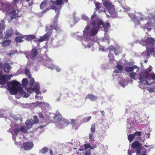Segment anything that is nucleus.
<instances>
[{
  "mask_svg": "<svg viewBox=\"0 0 155 155\" xmlns=\"http://www.w3.org/2000/svg\"><path fill=\"white\" fill-rule=\"evenodd\" d=\"M110 24L107 22L103 23L101 20H98L94 14L92 16L90 21H87V25L83 31L82 35L80 36L79 32L75 35L77 39L81 42L85 48H90L92 47L95 41L94 37L97 34L99 29L103 27L104 29V36L102 40L103 42H107L109 44V38L106 34L107 29L110 28Z\"/></svg>",
  "mask_w": 155,
  "mask_h": 155,
  "instance_id": "f257e3e1",
  "label": "nucleus"
},
{
  "mask_svg": "<svg viewBox=\"0 0 155 155\" xmlns=\"http://www.w3.org/2000/svg\"><path fill=\"white\" fill-rule=\"evenodd\" d=\"M7 87L11 94H15L16 98H19L21 96L24 97H28L33 92H35L36 94L35 96L36 99L40 100L43 98L41 96L39 84L38 82H35L33 86H29L28 88L24 87L25 91L23 88H21L20 83L16 80L8 82Z\"/></svg>",
  "mask_w": 155,
  "mask_h": 155,
  "instance_id": "f03ea898",
  "label": "nucleus"
},
{
  "mask_svg": "<svg viewBox=\"0 0 155 155\" xmlns=\"http://www.w3.org/2000/svg\"><path fill=\"white\" fill-rule=\"evenodd\" d=\"M10 117V119L12 121V124L10 125L11 128L10 130L15 144L18 145L21 143L20 140H21V138L23 137V135L21 134L27 133L28 130L31 128L34 124L30 120H27L25 123L26 127L24 125L20 126V123L21 122V117L20 115L15 116L11 114Z\"/></svg>",
  "mask_w": 155,
  "mask_h": 155,
  "instance_id": "7ed1b4c3",
  "label": "nucleus"
},
{
  "mask_svg": "<svg viewBox=\"0 0 155 155\" xmlns=\"http://www.w3.org/2000/svg\"><path fill=\"white\" fill-rule=\"evenodd\" d=\"M51 1L53 4V5L51 7V8L54 10L55 12H57L54 18L55 20L54 21L53 23L54 25H53L52 24L48 25H46L45 31L47 32V33L43 36L39 38H38L35 41L40 42L48 40V38L51 36V35H52V31L54 28L56 31L58 32L60 31L59 28L57 26V19L58 17L59 12L61 7V6L62 4L63 1L67 2H68V0H57L54 1Z\"/></svg>",
  "mask_w": 155,
  "mask_h": 155,
  "instance_id": "20e7f679",
  "label": "nucleus"
},
{
  "mask_svg": "<svg viewBox=\"0 0 155 155\" xmlns=\"http://www.w3.org/2000/svg\"><path fill=\"white\" fill-rule=\"evenodd\" d=\"M5 0H0V10L5 13L8 21L18 17L17 9L22 5L19 0H13L10 4L5 3Z\"/></svg>",
  "mask_w": 155,
  "mask_h": 155,
  "instance_id": "39448f33",
  "label": "nucleus"
},
{
  "mask_svg": "<svg viewBox=\"0 0 155 155\" xmlns=\"http://www.w3.org/2000/svg\"><path fill=\"white\" fill-rule=\"evenodd\" d=\"M129 17L136 25L141 24L140 27L144 30L147 29L150 31L152 27L155 29V16H152L150 18H145L140 17H136L132 14L128 13Z\"/></svg>",
  "mask_w": 155,
  "mask_h": 155,
  "instance_id": "423d86ee",
  "label": "nucleus"
},
{
  "mask_svg": "<svg viewBox=\"0 0 155 155\" xmlns=\"http://www.w3.org/2000/svg\"><path fill=\"white\" fill-rule=\"evenodd\" d=\"M152 69V67L150 66L147 69L145 72L140 71L143 76L142 77V79L145 81H147V82L146 83H140V84L139 85L140 88L144 89L147 87L146 85H150L152 84H154L151 87H147V90L150 93H154L155 91V74L154 73H149L151 71Z\"/></svg>",
  "mask_w": 155,
  "mask_h": 155,
  "instance_id": "0eeeda50",
  "label": "nucleus"
},
{
  "mask_svg": "<svg viewBox=\"0 0 155 155\" xmlns=\"http://www.w3.org/2000/svg\"><path fill=\"white\" fill-rule=\"evenodd\" d=\"M155 40L150 36H146L139 41V43L143 46H147V50L144 51L142 54V56L144 58L149 57L150 55L155 51Z\"/></svg>",
  "mask_w": 155,
  "mask_h": 155,
  "instance_id": "6e6552de",
  "label": "nucleus"
},
{
  "mask_svg": "<svg viewBox=\"0 0 155 155\" xmlns=\"http://www.w3.org/2000/svg\"><path fill=\"white\" fill-rule=\"evenodd\" d=\"M47 116V118L50 121L53 118L56 121L55 124L57 126L60 128H63L67 126L70 122L67 120L62 118V116L58 111H57L54 114L53 113H48L46 114Z\"/></svg>",
  "mask_w": 155,
  "mask_h": 155,
  "instance_id": "1a4fd4ad",
  "label": "nucleus"
},
{
  "mask_svg": "<svg viewBox=\"0 0 155 155\" xmlns=\"http://www.w3.org/2000/svg\"><path fill=\"white\" fill-rule=\"evenodd\" d=\"M139 68L136 65L127 67L125 68L126 71L128 73L134 71L130 73V77L135 80L137 79L139 80V82L140 83H146L147 82V81H145L142 79V77L143 76V74L140 72V71H139Z\"/></svg>",
  "mask_w": 155,
  "mask_h": 155,
  "instance_id": "9d476101",
  "label": "nucleus"
},
{
  "mask_svg": "<svg viewBox=\"0 0 155 155\" xmlns=\"http://www.w3.org/2000/svg\"><path fill=\"white\" fill-rule=\"evenodd\" d=\"M102 1L103 2V5L108 10L110 14H113L116 13V11L113 5L109 2V1L102 0Z\"/></svg>",
  "mask_w": 155,
  "mask_h": 155,
  "instance_id": "9b49d317",
  "label": "nucleus"
},
{
  "mask_svg": "<svg viewBox=\"0 0 155 155\" xmlns=\"http://www.w3.org/2000/svg\"><path fill=\"white\" fill-rule=\"evenodd\" d=\"M84 149L83 150L80 149V153L82 155H91V150L96 148L95 147H91L90 144L89 143H86L84 145ZM78 155H81L78 154Z\"/></svg>",
  "mask_w": 155,
  "mask_h": 155,
  "instance_id": "f8f14e48",
  "label": "nucleus"
},
{
  "mask_svg": "<svg viewBox=\"0 0 155 155\" xmlns=\"http://www.w3.org/2000/svg\"><path fill=\"white\" fill-rule=\"evenodd\" d=\"M33 104L34 105H34L35 107H36L38 105H39L41 107L42 109L45 110H46V111H44V113L45 115L47 117H48L46 114H47L49 112H48L47 111L50 108L49 107V105L48 104L44 102H42L39 101H37L35 103H33Z\"/></svg>",
  "mask_w": 155,
  "mask_h": 155,
  "instance_id": "ddd939ff",
  "label": "nucleus"
},
{
  "mask_svg": "<svg viewBox=\"0 0 155 155\" xmlns=\"http://www.w3.org/2000/svg\"><path fill=\"white\" fill-rule=\"evenodd\" d=\"M131 147L132 148L136 150L137 155L141 154V150L142 146L139 141H136L134 142L132 144Z\"/></svg>",
  "mask_w": 155,
  "mask_h": 155,
  "instance_id": "4468645a",
  "label": "nucleus"
},
{
  "mask_svg": "<svg viewBox=\"0 0 155 155\" xmlns=\"http://www.w3.org/2000/svg\"><path fill=\"white\" fill-rule=\"evenodd\" d=\"M13 76L12 74L9 76L4 75L2 74V72L0 71V81L2 84H4L8 80L10 79L11 77Z\"/></svg>",
  "mask_w": 155,
  "mask_h": 155,
  "instance_id": "2eb2a0df",
  "label": "nucleus"
},
{
  "mask_svg": "<svg viewBox=\"0 0 155 155\" xmlns=\"http://www.w3.org/2000/svg\"><path fill=\"white\" fill-rule=\"evenodd\" d=\"M25 74L28 76V78H30L29 81V86H33V85L35 84V80L33 78L31 77V75L29 70L28 69L26 68L25 70Z\"/></svg>",
  "mask_w": 155,
  "mask_h": 155,
  "instance_id": "dca6fc26",
  "label": "nucleus"
},
{
  "mask_svg": "<svg viewBox=\"0 0 155 155\" xmlns=\"http://www.w3.org/2000/svg\"><path fill=\"white\" fill-rule=\"evenodd\" d=\"M109 49L110 52L111 51H114L116 55H118L119 53L122 52V48L120 46L117 47L116 48H113L112 47H110Z\"/></svg>",
  "mask_w": 155,
  "mask_h": 155,
  "instance_id": "f3484780",
  "label": "nucleus"
},
{
  "mask_svg": "<svg viewBox=\"0 0 155 155\" xmlns=\"http://www.w3.org/2000/svg\"><path fill=\"white\" fill-rule=\"evenodd\" d=\"M96 9L99 12H105V8L103 7V5L100 3L97 2L95 3Z\"/></svg>",
  "mask_w": 155,
  "mask_h": 155,
  "instance_id": "a211bd4d",
  "label": "nucleus"
},
{
  "mask_svg": "<svg viewBox=\"0 0 155 155\" xmlns=\"http://www.w3.org/2000/svg\"><path fill=\"white\" fill-rule=\"evenodd\" d=\"M33 145L31 142H27L24 143L23 147L24 149L25 150H29L33 147Z\"/></svg>",
  "mask_w": 155,
  "mask_h": 155,
  "instance_id": "6ab92c4d",
  "label": "nucleus"
},
{
  "mask_svg": "<svg viewBox=\"0 0 155 155\" xmlns=\"http://www.w3.org/2000/svg\"><path fill=\"white\" fill-rule=\"evenodd\" d=\"M6 26L4 20H2L0 21V39H2L3 36H2V30H4Z\"/></svg>",
  "mask_w": 155,
  "mask_h": 155,
  "instance_id": "aec40b11",
  "label": "nucleus"
},
{
  "mask_svg": "<svg viewBox=\"0 0 155 155\" xmlns=\"http://www.w3.org/2000/svg\"><path fill=\"white\" fill-rule=\"evenodd\" d=\"M13 34V30L12 28H10L6 30L5 38H8L10 37Z\"/></svg>",
  "mask_w": 155,
  "mask_h": 155,
  "instance_id": "412c9836",
  "label": "nucleus"
},
{
  "mask_svg": "<svg viewBox=\"0 0 155 155\" xmlns=\"http://www.w3.org/2000/svg\"><path fill=\"white\" fill-rule=\"evenodd\" d=\"M117 65L116 66V68L118 69V70H115L113 71L114 73H120L123 70V66L119 64L117 62Z\"/></svg>",
  "mask_w": 155,
  "mask_h": 155,
  "instance_id": "4be33fe9",
  "label": "nucleus"
},
{
  "mask_svg": "<svg viewBox=\"0 0 155 155\" xmlns=\"http://www.w3.org/2000/svg\"><path fill=\"white\" fill-rule=\"evenodd\" d=\"M4 71L6 73H8L10 72V69L11 68V66L8 64L6 63L4 64Z\"/></svg>",
  "mask_w": 155,
  "mask_h": 155,
  "instance_id": "5701e85b",
  "label": "nucleus"
},
{
  "mask_svg": "<svg viewBox=\"0 0 155 155\" xmlns=\"http://www.w3.org/2000/svg\"><path fill=\"white\" fill-rule=\"evenodd\" d=\"M49 4V2L47 1V0H44L43 2L41 3L40 7L41 9H43L45 8Z\"/></svg>",
  "mask_w": 155,
  "mask_h": 155,
  "instance_id": "b1692460",
  "label": "nucleus"
},
{
  "mask_svg": "<svg viewBox=\"0 0 155 155\" xmlns=\"http://www.w3.org/2000/svg\"><path fill=\"white\" fill-rule=\"evenodd\" d=\"M134 122V120L133 118H130L127 119V125L128 124L130 126H128V127H131L133 126L132 124Z\"/></svg>",
  "mask_w": 155,
  "mask_h": 155,
  "instance_id": "393cba45",
  "label": "nucleus"
},
{
  "mask_svg": "<svg viewBox=\"0 0 155 155\" xmlns=\"http://www.w3.org/2000/svg\"><path fill=\"white\" fill-rule=\"evenodd\" d=\"M11 43V41L10 40H7L4 41L2 43V46L3 47H7Z\"/></svg>",
  "mask_w": 155,
  "mask_h": 155,
  "instance_id": "a878e982",
  "label": "nucleus"
},
{
  "mask_svg": "<svg viewBox=\"0 0 155 155\" xmlns=\"http://www.w3.org/2000/svg\"><path fill=\"white\" fill-rule=\"evenodd\" d=\"M86 98L90 100L91 101H94L97 100V97L93 95L90 94L87 95L86 97Z\"/></svg>",
  "mask_w": 155,
  "mask_h": 155,
  "instance_id": "bb28decb",
  "label": "nucleus"
},
{
  "mask_svg": "<svg viewBox=\"0 0 155 155\" xmlns=\"http://www.w3.org/2000/svg\"><path fill=\"white\" fill-rule=\"evenodd\" d=\"M25 37L26 40L28 41H31V40L35 39V36L34 35H29L28 36H25Z\"/></svg>",
  "mask_w": 155,
  "mask_h": 155,
  "instance_id": "cd10ccee",
  "label": "nucleus"
},
{
  "mask_svg": "<svg viewBox=\"0 0 155 155\" xmlns=\"http://www.w3.org/2000/svg\"><path fill=\"white\" fill-rule=\"evenodd\" d=\"M20 35L21 36L17 37L15 38V40L17 43H21L23 41L22 38H24V37L22 35Z\"/></svg>",
  "mask_w": 155,
  "mask_h": 155,
  "instance_id": "c85d7f7f",
  "label": "nucleus"
},
{
  "mask_svg": "<svg viewBox=\"0 0 155 155\" xmlns=\"http://www.w3.org/2000/svg\"><path fill=\"white\" fill-rule=\"evenodd\" d=\"M120 85L123 87H124L127 84V80L125 79H123L120 83Z\"/></svg>",
  "mask_w": 155,
  "mask_h": 155,
  "instance_id": "c756f323",
  "label": "nucleus"
},
{
  "mask_svg": "<svg viewBox=\"0 0 155 155\" xmlns=\"http://www.w3.org/2000/svg\"><path fill=\"white\" fill-rule=\"evenodd\" d=\"M31 54L33 57H35L37 56V50L36 48L34 47L31 51Z\"/></svg>",
  "mask_w": 155,
  "mask_h": 155,
  "instance_id": "7c9ffc66",
  "label": "nucleus"
},
{
  "mask_svg": "<svg viewBox=\"0 0 155 155\" xmlns=\"http://www.w3.org/2000/svg\"><path fill=\"white\" fill-rule=\"evenodd\" d=\"M22 83L23 86H26L28 84V81L27 79L24 78L22 80Z\"/></svg>",
  "mask_w": 155,
  "mask_h": 155,
  "instance_id": "2f4dec72",
  "label": "nucleus"
},
{
  "mask_svg": "<svg viewBox=\"0 0 155 155\" xmlns=\"http://www.w3.org/2000/svg\"><path fill=\"white\" fill-rule=\"evenodd\" d=\"M48 149L47 147H44L42 149L40 150L39 151L40 153H42L45 154L46 153L48 152Z\"/></svg>",
  "mask_w": 155,
  "mask_h": 155,
  "instance_id": "473e14b6",
  "label": "nucleus"
},
{
  "mask_svg": "<svg viewBox=\"0 0 155 155\" xmlns=\"http://www.w3.org/2000/svg\"><path fill=\"white\" fill-rule=\"evenodd\" d=\"M134 137V135L133 134H130L128 136V139L130 141H132Z\"/></svg>",
  "mask_w": 155,
  "mask_h": 155,
  "instance_id": "72a5a7b5",
  "label": "nucleus"
},
{
  "mask_svg": "<svg viewBox=\"0 0 155 155\" xmlns=\"http://www.w3.org/2000/svg\"><path fill=\"white\" fill-rule=\"evenodd\" d=\"M34 124L38 123V118L36 116H35L33 118L32 120Z\"/></svg>",
  "mask_w": 155,
  "mask_h": 155,
  "instance_id": "f704fd0d",
  "label": "nucleus"
},
{
  "mask_svg": "<svg viewBox=\"0 0 155 155\" xmlns=\"http://www.w3.org/2000/svg\"><path fill=\"white\" fill-rule=\"evenodd\" d=\"M91 132L93 133L95 131V124H93L91 125Z\"/></svg>",
  "mask_w": 155,
  "mask_h": 155,
  "instance_id": "c9c22d12",
  "label": "nucleus"
},
{
  "mask_svg": "<svg viewBox=\"0 0 155 155\" xmlns=\"http://www.w3.org/2000/svg\"><path fill=\"white\" fill-rule=\"evenodd\" d=\"M91 116H89V117H88L87 118H84L83 119L84 121H83V122H88L91 119Z\"/></svg>",
  "mask_w": 155,
  "mask_h": 155,
  "instance_id": "e433bc0d",
  "label": "nucleus"
},
{
  "mask_svg": "<svg viewBox=\"0 0 155 155\" xmlns=\"http://www.w3.org/2000/svg\"><path fill=\"white\" fill-rule=\"evenodd\" d=\"M141 134V132L140 131H137L135 132L133 134L135 137L136 135L140 136Z\"/></svg>",
  "mask_w": 155,
  "mask_h": 155,
  "instance_id": "4c0bfd02",
  "label": "nucleus"
},
{
  "mask_svg": "<svg viewBox=\"0 0 155 155\" xmlns=\"http://www.w3.org/2000/svg\"><path fill=\"white\" fill-rule=\"evenodd\" d=\"M71 120V123L73 125H75V124H76L77 122L76 120H75L74 119H72Z\"/></svg>",
  "mask_w": 155,
  "mask_h": 155,
  "instance_id": "58836bf2",
  "label": "nucleus"
},
{
  "mask_svg": "<svg viewBox=\"0 0 155 155\" xmlns=\"http://www.w3.org/2000/svg\"><path fill=\"white\" fill-rule=\"evenodd\" d=\"M82 18L84 20L87 21V20L88 19V18L84 14L82 15Z\"/></svg>",
  "mask_w": 155,
  "mask_h": 155,
  "instance_id": "ea45409f",
  "label": "nucleus"
},
{
  "mask_svg": "<svg viewBox=\"0 0 155 155\" xmlns=\"http://www.w3.org/2000/svg\"><path fill=\"white\" fill-rule=\"evenodd\" d=\"M104 47L99 45V51H104Z\"/></svg>",
  "mask_w": 155,
  "mask_h": 155,
  "instance_id": "a19ab883",
  "label": "nucleus"
},
{
  "mask_svg": "<svg viewBox=\"0 0 155 155\" xmlns=\"http://www.w3.org/2000/svg\"><path fill=\"white\" fill-rule=\"evenodd\" d=\"M15 51H12L10 52L8 54V55L11 56L12 55H13L15 53Z\"/></svg>",
  "mask_w": 155,
  "mask_h": 155,
  "instance_id": "79ce46f5",
  "label": "nucleus"
},
{
  "mask_svg": "<svg viewBox=\"0 0 155 155\" xmlns=\"http://www.w3.org/2000/svg\"><path fill=\"white\" fill-rule=\"evenodd\" d=\"M89 138L91 140H94L93 135L92 134H90L89 135Z\"/></svg>",
  "mask_w": 155,
  "mask_h": 155,
  "instance_id": "37998d69",
  "label": "nucleus"
},
{
  "mask_svg": "<svg viewBox=\"0 0 155 155\" xmlns=\"http://www.w3.org/2000/svg\"><path fill=\"white\" fill-rule=\"evenodd\" d=\"M39 117L40 118H43L44 117V115L43 112L39 113Z\"/></svg>",
  "mask_w": 155,
  "mask_h": 155,
  "instance_id": "c03bdc74",
  "label": "nucleus"
},
{
  "mask_svg": "<svg viewBox=\"0 0 155 155\" xmlns=\"http://www.w3.org/2000/svg\"><path fill=\"white\" fill-rule=\"evenodd\" d=\"M82 118V116H78L76 120L78 122L79 120H80Z\"/></svg>",
  "mask_w": 155,
  "mask_h": 155,
  "instance_id": "a18cd8bd",
  "label": "nucleus"
},
{
  "mask_svg": "<svg viewBox=\"0 0 155 155\" xmlns=\"http://www.w3.org/2000/svg\"><path fill=\"white\" fill-rule=\"evenodd\" d=\"M134 152L132 150H128V154L129 155H131L132 153H134Z\"/></svg>",
  "mask_w": 155,
  "mask_h": 155,
  "instance_id": "49530a36",
  "label": "nucleus"
},
{
  "mask_svg": "<svg viewBox=\"0 0 155 155\" xmlns=\"http://www.w3.org/2000/svg\"><path fill=\"white\" fill-rule=\"evenodd\" d=\"M48 68L50 69H53L54 68H55V66L54 65V64H52L51 66H47Z\"/></svg>",
  "mask_w": 155,
  "mask_h": 155,
  "instance_id": "de8ad7c7",
  "label": "nucleus"
},
{
  "mask_svg": "<svg viewBox=\"0 0 155 155\" xmlns=\"http://www.w3.org/2000/svg\"><path fill=\"white\" fill-rule=\"evenodd\" d=\"M55 70L58 72H60L61 71V69L58 67H56L55 68Z\"/></svg>",
  "mask_w": 155,
  "mask_h": 155,
  "instance_id": "09e8293b",
  "label": "nucleus"
},
{
  "mask_svg": "<svg viewBox=\"0 0 155 155\" xmlns=\"http://www.w3.org/2000/svg\"><path fill=\"white\" fill-rule=\"evenodd\" d=\"M108 57L110 58L111 57V58H110V60H111V59H113V56L110 53L108 54Z\"/></svg>",
  "mask_w": 155,
  "mask_h": 155,
  "instance_id": "8fccbe9b",
  "label": "nucleus"
},
{
  "mask_svg": "<svg viewBox=\"0 0 155 155\" xmlns=\"http://www.w3.org/2000/svg\"><path fill=\"white\" fill-rule=\"evenodd\" d=\"M149 133H147L146 131H144L143 132V134H144V135L145 136L146 135H147V134H149Z\"/></svg>",
  "mask_w": 155,
  "mask_h": 155,
  "instance_id": "3c124183",
  "label": "nucleus"
},
{
  "mask_svg": "<svg viewBox=\"0 0 155 155\" xmlns=\"http://www.w3.org/2000/svg\"><path fill=\"white\" fill-rule=\"evenodd\" d=\"M49 153L50 155H54L53 154L52 150H49Z\"/></svg>",
  "mask_w": 155,
  "mask_h": 155,
  "instance_id": "603ef678",
  "label": "nucleus"
},
{
  "mask_svg": "<svg viewBox=\"0 0 155 155\" xmlns=\"http://www.w3.org/2000/svg\"><path fill=\"white\" fill-rule=\"evenodd\" d=\"M147 134V135L146 137V138L147 139L149 138L150 137V133H149V134Z\"/></svg>",
  "mask_w": 155,
  "mask_h": 155,
  "instance_id": "864d4df0",
  "label": "nucleus"
},
{
  "mask_svg": "<svg viewBox=\"0 0 155 155\" xmlns=\"http://www.w3.org/2000/svg\"><path fill=\"white\" fill-rule=\"evenodd\" d=\"M15 34L16 35H21V34L19 33L17 31H16L15 32Z\"/></svg>",
  "mask_w": 155,
  "mask_h": 155,
  "instance_id": "5fc2aeb1",
  "label": "nucleus"
},
{
  "mask_svg": "<svg viewBox=\"0 0 155 155\" xmlns=\"http://www.w3.org/2000/svg\"><path fill=\"white\" fill-rule=\"evenodd\" d=\"M56 101L57 102H59L60 101V97H59L56 99Z\"/></svg>",
  "mask_w": 155,
  "mask_h": 155,
  "instance_id": "6e6d98bb",
  "label": "nucleus"
},
{
  "mask_svg": "<svg viewBox=\"0 0 155 155\" xmlns=\"http://www.w3.org/2000/svg\"><path fill=\"white\" fill-rule=\"evenodd\" d=\"M101 113L102 114V115L103 116L104 114V111L101 110Z\"/></svg>",
  "mask_w": 155,
  "mask_h": 155,
  "instance_id": "4d7b16f0",
  "label": "nucleus"
},
{
  "mask_svg": "<svg viewBox=\"0 0 155 155\" xmlns=\"http://www.w3.org/2000/svg\"><path fill=\"white\" fill-rule=\"evenodd\" d=\"M4 117V114H0V118H1V117Z\"/></svg>",
  "mask_w": 155,
  "mask_h": 155,
  "instance_id": "13d9d810",
  "label": "nucleus"
},
{
  "mask_svg": "<svg viewBox=\"0 0 155 155\" xmlns=\"http://www.w3.org/2000/svg\"><path fill=\"white\" fill-rule=\"evenodd\" d=\"M45 127V125H44V126H40L39 127V128H43Z\"/></svg>",
  "mask_w": 155,
  "mask_h": 155,
  "instance_id": "bf43d9fd",
  "label": "nucleus"
},
{
  "mask_svg": "<svg viewBox=\"0 0 155 155\" xmlns=\"http://www.w3.org/2000/svg\"><path fill=\"white\" fill-rule=\"evenodd\" d=\"M143 153H143L142 154L140 155H147L146 154V152L145 151H143Z\"/></svg>",
  "mask_w": 155,
  "mask_h": 155,
  "instance_id": "052dcab7",
  "label": "nucleus"
},
{
  "mask_svg": "<svg viewBox=\"0 0 155 155\" xmlns=\"http://www.w3.org/2000/svg\"><path fill=\"white\" fill-rule=\"evenodd\" d=\"M32 3L31 2H30L29 3V6H31V5H32Z\"/></svg>",
  "mask_w": 155,
  "mask_h": 155,
  "instance_id": "680f3d73",
  "label": "nucleus"
},
{
  "mask_svg": "<svg viewBox=\"0 0 155 155\" xmlns=\"http://www.w3.org/2000/svg\"><path fill=\"white\" fill-rule=\"evenodd\" d=\"M150 146H147L146 145H145L144 146V147L147 148V147H150Z\"/></svg>",
  "mask_w": 155,
  "mask_h": 155,
  "instance_id": "e2e57ef3",
  "label": "nucleus"
},
{
  "mask_svg": "<svg viewBox=\"0 0 155 155\" xmlns=\"http://www.w3.org/2000/svg\"><path fill=\"white\" fill-rule=\"evenodd\" d=\"M140 140L141 141H144V140H145V138H144V139H143V140H142V139H140Z\"/></svg>",
  "mask_w": 155,
  "mask_h": 155,
  "instance_id": "0e129e2a",
  "label": "nucleus"
},
{
  "mask_svg": "<svg viewBox=\"0 0 155 155\" xmlns=\"http://www.w3.org/2000/svg\"><path fill=\"white\" fill-rule=\"evenodd\" d=\"M144 62L146 63L147 62V61L146 60H145Z\"/></svg>",
  "mask_w": 155,
  "mask_h": 155,
  "instance_id": "69168bd1",
  "label": "nucleus"
},
{
  "mask_svg": "<svg viewBox=\"0 0 155 155\" xmlns=\"http://www.w3.org/2000/svg\"><path fill=\"white\" fill-rule=\"evenodd\" d=\"M139 118V117H138V116H136V117H135V118Z\"/></svg>",
  "mask_w": 155,
  "mask_h": 155,
  "instance_id": "338daca9",
  "label": "nucleus"
},
{
  "mask_svg": "<svg viewBox=\"0 0 155 155\" xmlns=\"http://www.w3.org/2000/svg\"><path fill=\"white\" fill-rule=\"evenodd\" d=\"M31 155H35V154H31Z\"/></svg>",
  "mask_w": 155,
  "mask_h": 155,
  "instance_id": "774afa93",
  "label": "nucleus"
}]
</instances>
